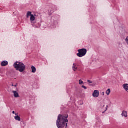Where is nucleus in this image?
<instances>
[{
  "label": "nucleus",
  "instance_id": "f3484780",
  "mask_svg": "<svg viewBox=\"0 0 128 128\" xmlns=\"http://www.w3.org/2000/svg\"><path fill=\"white\" fill-rule=\"evenodd\" d=\"M82 88H84L85 90H88V88H86V86H82Z\"/></svg>",
  "mask_w": 128,
  "mask_h": 128
},
{
  "label": "nucleus",
  "instance_id": "b1692460",
  "mask_svg": "<svg viewBox=\"0 0 128 128\" xmlns=\"http://www.w3.org/2000/svg\"><path fill=\"white\" fill-rule=\"evenodd\" d=\"M103 108H104V106H103Z\"/></svg>",
  "mask_w": 128,
  "mask_h": 128
},
{
  "label": "nucleus",
  "instance_id": "9b49d317",
  "mask_svg": "<svg viewBox=\"0 0 128 128\" xmlns=\"http://www.w3.org/2000/svg\"><path fill=\"white\" fill-rule=\"evenodd\" d=\"M36 20V18L34 15H31V17L30 18V20L31 22H34V20Z\"/></svg>",
  "mask_w": 128,
  "mask_h": 128
},
{
  "label": "nucleus",
  "instance_id": "f257e3e1",
  "mask_svg": "<svg viewBox=\"0 0 128 128\" xmlns=\"http://www.w3.org/2000/svg\"><path fill=\"white\" fill-rule=\"evenodd\" d=\"M68 114H60L58 116L56 124L58 128H64V126L68 128Z\"/></svg>",
  "mask_w": 128,
  "mask_h": 128
},
{
  "label": "nucleus",
  "instance_id": "412c9836",
  "mask_svg": "<svg viewBox=\"0 0 128 128\" xmlns=\"http://www.w3.org/2000/svg\"><path fill=\"white\" fill-rule=\"evenodd\" d=\"M108 106H106V110H105V112H106V110H108Z\"/></svg>",
  "mask_w": 128,
  "mask_h": 128
},
{
  "label": "nucleus",
  "instance_id": "4468645a",
  "mask_svg": "<svg viewBox=\"0 0 128 128\" xmlns=\"http://www.w3.org/2000/svg\"><path fill=\"white\" fill-rule=\"evenodd\" d=\"M110 89H108L106 91V94H107V96H110Z\"/></svg>",
  "mask_w": 128,
  "mask_h": 128
},
{
  "label": "nucleus",
  "instance_id": "9d476101",
  "mask_svg": "<svg viewBox=\"0 0 128 128\" xmlns=\"http://www.w3.org/2000/svg\"><path fill=\"white\" fill-rule=\"evenodd\" d=\"M72 68L74 72H76V70H78V67L76 66V65L75 64H73Z\"/></svg>",
  "mask_w": 128,
  "mask_h": 128
},
{
  "label": "nucleus",
  "instance_id": "1a4fd4ad",
  "mask_svg": "<svg viewBox=\"0 0 128 128\" xmlns=\"http://www.w3.org/2000/svg\"><path fill=\"white\" fill-rule=\"evenodd\" d=\"M32 72L33 74H36V68L34 66H32Z\"/></svg>",
  "mask_w": 128,
  "mask_h": 128
},
{
  "label": "nucleus",
  "instance_id": "39448f33",
  "mask_svg": "<svg viewBox=\"0 0 128 128\" xmlns=\"http://www.w3.org/2000/svg\"><path fill=\"white\" fill-rule=\"evenodd\" d=\"M8 64V62L7 61H3L1 64V66H6Z\"/></svg>",
  "mask_w": 128,
  "mask_h": 128
},
{
  "label": "nucleus",
  "instance_id": "f03ea898",
  "mask_svg": "<svg viewBox=\"0 0 128 128\" xmlns=\"http://www.w3.org/2000/svg\"><path fill=\"white\" fill-rule=\"evenodd\" d=\"M14 66L16 70H18L20 72H24L26 70V65L24 63L16 62L14 64Z\"/></svg>",
  "mask_w": 128,
  "mask_h": 128
},
{
  "label": "nucleus",
  "instance_id": "6e6552de",
  "mask_svg": "<svg viewBox=\"0 0 128 128\" xmlns=\"http://www.w3.org/2000/svg\"><path fill=\"white\" fill-rule=\"evenodd\" d=\"M123 88L126 92H128V84H124L123 85Z\"/></svg>",
  "mask_w": 128,
  "mask_h": 128
},
{
  "label": "nucleus",
  "instance_id": "6ab92c4d",
  "mask_svg": "<svg viewBox=\"0 0 128 128\" xmlns=\"http://www.w3.org/2000/svg\"><path fill=\"white\" fill-rule=\"evenodd\" d=\"M90 86H96L95 84H90Z\"/></svg>",
  "mask_w": 128,
  "mask_h": 128
},
{
  "label": "nucleus",
  "instance_id": "a211bd4d",
  "mask_svg": "<svg viewBox=\"0 0 128 128\" xmlns=\"http://www.w3.org/2000/svg\"><path fill=\"white\" fill-rule=\"evenodd\" d=\"M13 114H16V116H18V114H16V112L14 111L12 112Z\"/></svg>",
  "mask_w": 128,
  "mask_h": 128
},
{
  "label": "nucleus",
  "instance_id": "423d86ee",
  "mask_svg": "<svg viewBox=\"0 0 128 128\" xmlns=\"http://www.w3.org/2000/svg\"><path fill=\"white\" fill-rule=\"evenodd\" d=\"M122 116H124V118H128V112L123 111L122 114Z\"/></svg>",
  "mask_w": 128,
  "mask_h": 128
},
{
  "label": "nucleus",
  "instance_id": "7ed1b4c3",
  "mask_svg": "<svg viewBox=\"0 0 128 128\" xmlns=\"http://www.w3.org/2000/svg\"><path fill=\"white\" fill-rule=\"evenodd\" d=\"M78 54H77V56H78V58H82L83 56H84L88 52V50L86 48H82L78 50Z\"/></svg>",
  "mask_w": 128,
  "mask_h": 128
},
{
  "label": "nucleus",
  "instance_id": "aec40b11",
  "mask_svg": "<svg viewBox=\"0 0 128 128\" xmlns=\"http://www.w3.org/2000/svg\"><path fill=\"white\" fill-rule=\"evenodd\" d=\"M102 96H104V92H102Z\"/></svg>",
  "mask_w": 128,
  "mask_h": 128
},
{
  "label": "nucleus",
  "instance_id": "5701e85b",
  "mask_svg": "<svg viewBox=\"0 0 128 128\" xmlns=\"http://www.w3.org/2000/svg\"><path fill=\"white\" fill-rule=\"evenodd\" d=\"M12 86H14V84H12Z\"/></svg>",
  "mask_w": 128,
  "mask_h": 128
},
{
  "label": "nucleus",
  "instance_id": "dca6fc26",
  "mask_svg": "<svg viewBox=\"0 0 128 128\" xmlns=\"http://www.w3.org/2000/svg\"><path fill=\"white\" fill-rule=\"evenodd\" d=\"M88 84H92V82L90 81V80H88Z\"/></svg>",
  "mask_w": 128,
  "mask_h": 128
},
{
  "label": "nucleus",
  "instance_id": "0eeeda50",
  "mask_svg": "<svg viewBox=\"0 0 128 128\" xmlns=\"http://www.w3.org/2000/svg\"><path fill=\"white\" fill-rule=\"evenodd\" d=\"M12 92L14 94V98H20V95L18 94V93L16 92V91H13Z\"/></svg>",
  "mask_w": 128,
  "mask_h": 128
},
{
  "label": "nucleus",
  "instance_id": "ddd939ff",
  "mask_svg": "<svg viewBox=\"0 0 128 128\" xmlns=\"http://www.w3.org/2000/svg\"><path fill=\"white\" fill-rule=\"evenodd\" d=\"M32 12H28L27 13V18H28L30 16H32Z\"/></svg>",
  "mask_w": 128,
  "mask_h": 128
},
{
  "label": "nucleus",
  "instance_id": "f8f14e48",
  "mask_svg": "<svg viewBox=\"0 0 128 128\" xmlns=\"http://www.w3.org/2000/svg\"><path fill=\"white\" fill-rule=\"evenodd\" d=\"M14 118L16 120H18V122H20L21 120L20 117L19 116H15Z\"/></svg>",
  "mask_w": 128,
  "mask_h": 128
},
{
  "label": "nucleus",
  "instance_id": "4be33fe9",
  "mask_svg": "<svg viewBox=\"0 0 128 128\" xmlns=\"http://www.w3.org/2000/svg\"><path fill=\"white\" fill-rule=\"evenodd\" d=\"M17 86H18V84H17L16 85H14V86L15 88H16Z\"/></svg>",
  "mask_w": 128,
  "mask_h": 128
},
{
  "label": "nucleus",
  "instance_id": "2eb2a0df",
  "mask_svg": "<svg viewBox=\"0 0 128 128\" xmlns=\"http://www.w3.org/2000/svg\"><path fill=\"white\" fill-rule=\"evenodd\" d=\"M79 84H84V82H82V80H79Z\"/></svg>",
  "mask_w": 128,
  "mask_h": 128
},
{
  "label": "nucleus",
  "instance_id": "20e7f679",
  "mask_svg": "<svg viewBox=\"0 0 128 128\" xmlns=\"http://www.w3.org/2000/svg\"><path fill=\"white\" fill-rule=\"evenodd\" d=\"M92 96L95 98H98L100 96V92L98 90H95L92 94Z\"/></svg>",
  "mask_w": 128,
  "mask_h": 128
}]
</instances>
